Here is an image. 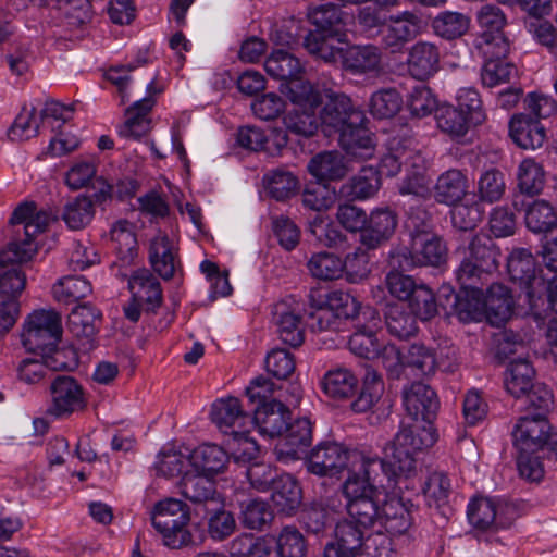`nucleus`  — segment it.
I'll return each instance as SVG.
<instances>
[{
    "instance_id": "obj_1",
    "label": "nucleus",
    "mask_w": 557,
    "mask_h": 557,
    "mask_svg": "<svg viewBox=\"0 0 557 557\" xmlns=\"http://www.w3.org/2000/svg\"><path fill=\"white\" fill-rule=\"evenodd\" d=\"M364 121V113L355 108L344 94L327 95V101L320 111V126L326 136L337 134L338 143L347 154L369 158L374 144Z\"/></svg>"
},
{
    "instance_id": "obj_2",
    "label": "nucleus",
    "mask_w": 557,
    "mask_h": 557,
    "mask_svg": "<svg viewBox=\"0 0 557 557\" xmlns=\"http://www.w3.org/2000/svg\"><path fill=\"white\" fill-rule=\"evenodd\" d=\"M436 441L432 424L421 421L401 422L393 442L385 448L387 461L395 469L396 475L409 476L416 470V455L431 447Z\"/></svg>"
},
{
    "instance_id": "obj_3",
    "label": "nucleus",
    "mask_w": 557,
    "mask_h": 557,
    "mask_svg": "<svg viewBox=\"0 0 557 557\" xmlns=\"http://www.w3.org/2000/svg\"><path fill=\"white\" fill-rule=\"evenodd\" d=\"M272 391V383L265 377H257L246 388V395L251 404H258L253 408V417L249 426L258 429L263 437L274 438L283 435L292 412L281 401L267 400Z\"/></svg>"
},
{
    "instance_id": "obj_4",
    "label": "nucleus",
    "mask_w": 557,
    "mask_h": 557,
    "mask_svg": "<svg viewBox=\"0 0 557 557\" xmlns=\"http://www.w3.org/2000/svg\"><path fill=\"white\" fill-rule=\"evenodd\" d=\"M65 183L73 189L85 188L83 195L69 201L62 213V219L71 230H82L94 218L95 205L104 202L111 193V186L104 176H65Z\"/></svg>"
},
{
    "instance_id": "obj_5",
    "label": "nucleus",
    "mask_w": 557,
    "mask_h": 557,
    "mask_svg": "<svg viewBox=\"0 0 557 557\" xmlns=\"http://www.w3.org/2000/svg\"><path fill=\"white\" fill-rule=\"evenodd\" d=\"M348 476L343 483V493L348 500L376 495L377 485L383 486L382 479L388 481L397 476L395 469L385 459L364 455L362 459L352 460L346 468Z\"/></svg>"
},
{
    "instance_id": "obj_6",
    "label": "nucleus",
    "mask_w": 557,
    "mask_h": 557,
    "mask_svg": "<svg viewBox=\"0 0 557 557\" xmlns=\"http://www.w3.org/2000/svg\"><path fill=\"white\" fill-rule=\"evenodd\" d=\"M189 519L186 504L172 497L158 502L151 512L153 528L162 535L164 545L171 548H180L193 542L186 529Z\"/></svg>"
},
{
    "instance_id": "obj_7",
    "label": "nucleus",
    "mask_w": 557,
    "mask_h": 557,
    "mask_svg": "<svg viewBox=\"0 0 557 557\" xmlns=\"http://www.w3.org/2000/svg\"><path fill=\"white\" fill-rule=\"evenodd\" d=\"M362 459V451L350 449L336 441H322L306 454L305 466L309 473L320 478L341 474L352 460Z\"/></svg>"
},
{
    "instance_id": "obj_8",
    "label": "nucleus",
    "mask_w": 557,
    "mask_h": 557,
    "mask_svg": "<svg viewBox=\"0 0 557 557\" xmlns=\"http://www.w3.org/2000/svg\"><path fill=\"white\" fill-rule=\"evenodd\" d=\"M61 336L60 314L53 310H36L25 322L22 343L32 352L51 351L58 347Z\"/></svg>"
},
{
    "instance_id": "obj_9",
    "label": "nucleus",
    "mask_w": 557,
    "mask_h": 557,
    "mask_svg": "<svg viewBox=\"0 0 557 557\" xmlns=\"http://www.w3.org/2000/svg\"><path fill=\"white\" fill-rule=\"evenodd\" d=\"M507 271L510 281L524 294L528 304L531 305L543 295L546 276L542 274L529 249L515 248L507 258Z\"/></svg>"
},
{
    "instance_id": "obj_10",
    "label": "nucleus",
    "mask_w": 557,
    "mask_h": 557,
    "mask_svg": "<svg viewBox=\"0 0 557 557\" xmlns=\"http://www.w3.org/2000/svg\"><path fill=\"white\" fill-rule=\"evenodd\" d=\"M50 403L47 414L64 419L86 407L85 392L81 383L66 374L55 375L49 386Z\"/></svg>"
},
{
    "instance_id": "obj_11",
    "label": "nucleus",
    "mask_w": 557,
    "mask_h": 557,
    "mask_svg": "<svg viewBox=\"0 0 557 557\" xmlns=\"http://www.w3.org/2000/svg\"><path fill=\"white\" fill-rule=\"evenodd\" d=\"M426 28L423 16L414 11H403L388 17L380 30L381 42L392 53L401 52L405 46Z\"/></svg>"
},
{
    "instance_id": "obj_12",
    "label": "nucleus",
    "mask_w": 557,
    "mask_h": 557,
    "mask_svg": "<svg viewBox=\"0 0 557 557\" xmlns=\"http://www.w3.org/2000/svg\"><path fill=\"white\" fill-rule=\"evenodd\" d=\"M454 360L444 362L437 359L434 351L423 344H413L408 348L407 354L401 355L395 346H385L383 356H388L395 360V366L401 364L412 369L416 375H431L436 369L445 372H453L456 366V354L451 350Z\"/></svg>"
},
{
    "instance_id": "obj_13",
    "label": "nucleus",
    "mask_w": 557,
    "mask_h": 557,
    "mask_svg": "<svg viewBox=\"0 0 557 557\" xmlns=\"http://www.w3.org/2000/svg\"><path fill=\"white\" fill-rule=\"evenodd\" d=\"M272 321L276 325L278 336L284 344L298 347L304 343L300 306L293 296L273 305Z\"/></svg>"
},
{
    "instance_id": "obj_14",
    "label": "nucleus",
    "mask_w": 557,
    "mask_h": 557,
    "mask_svg": "<svg viewBox=\"0 0 557 557\" xmlns=\"http://www.w3.org/2000/svg\"><path fill=\"white\" fill-rule=\"evenodd\" d=\"M312 442V423L307 418H299L287 422L283 435L275 446V454L280 460L289 461L301 458Z\"/></svg>"
},
{
    "instance_id": "obj_15",
    "label": "nucleus",
    "mask_w": 557,
    "mask_h": 557,
    "mask_svg": "<svg viewBox=\"0 0 557 557\" xmlns=\"http://www.w3.org/2000/svg\"><path fill=\"white\" fill-rule=\"evenodd\" d=\"M403 403L407 416L412 421L426 424H432L440 407L435 391L422 382H413L404 389Z\"/></svg>"
},
{
    "instance_id": "obj_16",
    "label": "nucleus",
    "mask_w": 557,
    "mask_h": 557,
    "mask_svg": "<svg viewBox=\"0 0 557 557\" xmlns=\"http://www.w3.org/2000/svg\"><path fill=\"white\" fill-rule=\"evenodd\" d=\"M550 424L543 413L523 416L513 431V445L517 450H543L549 438Z\"/></svg>"
},
{
    "instance_id": "obj_17",
    "label": "nucleus",
    "mask_w": 557,
    "mask_h": 557,
    "mask_svg": "<svg viewBox=\"0 0 557 557\" xmlns=\"http://www.w3.org/2000/svg\"><path fill=\"white\" fill-rule=\"evenodd\" d=\"M416 510L410 499L403 497H391L381 505V513L376 531L385 534H405L413 523L412 513Z\"/></svg>"
},
{
    "instance_id": "obj_18",
    "label": "nucleus",
    "mask_w": 557,
    "mask_h": 557,
    "mask_svg": "<svg viewBox=\"0 0 557 557\" xmlns=\"http://www.w3.org/2000/svg\"><path fill=\"white\" fill-rule=\"evenodd\" d=\"M368 534V530L347 519L338 522L334 540L324 548V557H357Z\"/></svg>"
},
{
    "instance_id": "obj_19",
    "label": "nucleus",
    "mask_w": 557,
    "mask_h": 557,
    "mask_svg": "<svg viewBox=\"0 0 557 557\" xmlns=\"http://www.w3.org/2000/svg\"><path fill=\"white\" fill-rule=\"evenodd\" d=\"M398 216L388 207L374 209L360 234V244L367 249H376L387 242L396 231Z\"/></svg>"
},
{
    "instance_id": "obj_20",
    "label": "nucleus",
    "mask_w": 557,
    "mask_h": 557,
    "mask_svg": "<svg viewBox=\"0 0 557 557\" xmlns=\"http://www.w3.org/2000/svg\"><path fill=\"white\" fill-rule=\"evenodd\" d=\"M202 472H185L177 484L180 494L194 505L222 506L221 495L216 491L215 482Z\"/></svg>"
},
{
    "instance_id": "obj_21",
    "label": "nucleus",
    "mask_w": 557,
    "mask_h": 557,
    "mask_svg": "<svg viewBox=\"0 0 557 557\" xmlns=\"http://www.w3.org/2000/svg\"><path fill=\"white\" fill-rule=\"evenodd\" d=\"M212 422L224 434L234 435L251 423L250 414L246 413L236 397L215 400L211 407Z\"/></svg>"
},
{
    "instance_id": "obj_22",
    "label": "nucleus",
    "mask_w": 557,
    "mask_h": 557,
    "mask_svg": "<svg viewBox=\"0 0 557 557\" xmlns=\"http://www.w3.org/2000/svg\"><path fill=\"white\" fill-rule=\"evenodd\" d=\"M128 289L135 300L146 306L147 312H156L162 304L161 284L148 269H138L132 273Z\"/></svg>"
},
{
    "instance_id": "obj_23",
    "label": "nucleus",
    "mask_w": 557,
    "mask_h": 557,
    "mask_svg": "<svg viewBox=\"0 0 557 557\" xmlns=\"http://www.w3.org/2000/svg\"><path fill=\"white\" fill-rule=\"evenodd\" d=\"M407 67L419 81L433 76L440 69L438 47L430 41H417L408 51Z\"/></svg>"
},
{
    "instance_id": "obj_24",
    "label": "nucleus",
    "mask_w": 557,
    "mask_h": 557,
    "mask_svg": "<svg viewBox=\"0 0 557 557\" xmlns=\"http://www.w3.org/2000/svg\"><path fill=\"white\" fill-rule=\"evenodd\" d=\"M149 262L163 280H171L180 265L177 249L166 234L154 236L149 246Z\"/></svg>"
},
{
    "instance_id": "obj_25",
    "label": "nucleus",
    "mask_w": 557,
    "mask_h": 557,
    "mask_svg": "<svg viewBox=\"0 0 557 557\" xmlns=\"http://www.w3.org/2000/svg\"><path fill=\"white\" fill-rule=\"evenodd\" d=\"M154 106V100L149 96L136 101L125 111L126 120L119 128V135L126 139H140L151 129L149 113Z\"/></svg>"
},
{
    "instance_id": "obj_26",
    "label": "nucleus",
    "mask_w": 557,
    "mask_h": 557,
    "mask_svg": "<svg viewBox=\"0 0 557 557\" xmlns=\"http://www.w3.org/2000/svg\"><path fill=\"white\" fill-rule=\"evenodd\" d=\"M509 134L512 140L523 149L539 148L546 138L545 127L540 121L525 113L511 117Z\"/></svg>"
},
{
    "instance_id": "obj_27",
    "label": "nucleus",
    "mask_w": 557,
    "mask_h": 557,
    "mask_svg": "<svg viewBox=\"0 0 557 557\" xmlns=\"http://www.w3.org/2000/svg\"><path fill=\"white\" fill-rule=\"evenodd\" d=\"M310 22L315 26L313 32L326 36H335L337 42L345 41V26L343 11L334 3H326L311 9L308 13Z\"/></svg>"
},
{
    "instance_id": "obj_28",
    "label": "nucleus",
    "mask_w": 557,
    "mask_h": 557,
    "mask_svg": "<svg viewBox=\"0 0 557 557\" xmlns=\"http://www.w3.org/2000/svg\"><path fill=\"white\" fill-rule=\"evenodd\" d=\"M469 523L481 531H497L509 525L502 519L494 500L487 497L473 498L467 510Z\"/></svg>"
},
{
    "instance_id": "obj_29",
    "label": "nucleus",
    "mask_w": 557,
    "mask_h": 557,
    "mask_svg": "<svg viewBox=\"0 0 557 557\" xmlns=\"http://www.w3.org/2000/svg\"><path fill=\"white\" fill-rule=\"evenodd\" d=\"M483 311L492 324L506 322L513 310V298L507 286L500 283L491 284L483 293Z\"/></svg>"
},
{
    "instance_id": "obj_30",
    "label": "nucleus",
    "mask_w": 557,
    "mask_h": 557,
    "mask_svg": "<svg viewBox=\"0 0 557 557\" xmlns=\"http://www.w3.org/2000/svg\"><path fill=\"white\" fill-rule=\"evenodd\" d=\"M343 66L352 74H369L381 69L382 54L374 45L351 46L343 54Z\"/></svg>"
},
{
    "instance_id": "obj_31",
    "label": "nucleus",
    "mask_w": 557,
    "mask_h": 557,
    "mask_svg": "<svg viewBox=\"0 0 557 557\" xmlns=\"http://www.w3.org/2000/svg\"><path fill=\"white\" fill-rule=\"evenodd\" d=\"M343 176H313L304 188V205L312 210L321 211L329 209L336 198L337 178Z\"/></svg>"
},
{
    "instance_id": "obj_32",
    "label": "nucleus",
    "mask_w": 557,
    "mask_h": 557,
    "mask_svg": "<svg viewBox=\"0 0 557 557\" xmlns=\"http://www.w3.org/2000/svg\"><path fill=\"white\" fill-rule=\"evenodd\" d=\"M362 159L360 156H344L343 153L332 150L322 151L314 157L308 163L309 174H345L346 172H357V164Z\"/></svg>"
},
{
    "instance_id": "obj_33",
    "label": "nucleus",
    "mask_w": 557,
    "mask_h": 557,
    "mask_svg": "<svg viewBox=\"0 0 557 557\" xmlns=\"http://www.w3.org/2000/svg\"><path fill=\"white\" fill-rule=\"evenodd\" d=\"M191 467L207 475L222 472L230 461L228 454L215 444H202L190 451Z\"/></svg>"
},
{
    "instance_id": "obj_34",
    "label": "nucleus",
    "mask_w": 557,
    "mask_h": 557,
    "mask_svg": "<svg viewBox=\"0 0 557 557\" xmlns=\"http://www.w3.org/2000/svg\"><path fill=\"white\" fill-rule=\"evenodd\" d=\"M535 370L529 360L518 358L511 360L505 372V387L516 398L524 396L534 385Z\"/></svg>"
},
{
    "instance_id": "obj_35",
    "label": "nucleus",
    "mask_w": 557,
    "mask_h": 557,
    "mask_svg": "<svg viewBox=\"0 0 557 557\" xmlns=\"http://www.w3.org/2000/svg\"><path fill=\"white\" fill-rule=\"evenodd\" d=\"M384 320L387 332L398 339H409L418 333L417 318L403 305L388 304Z\"/></svg>"
},
{
    "instance_id": "obj_36",
    "label": "nucleus",
    "mask_w": 557,
    "mask_h": 557,
    "mask_svg": "<svg viewBox=\"0 0 557 557\" xmlns=\"http://www.w3.org/2000/svg\"><path fill=\"white\" fill-rule=\"evenodd\" d=\"M270 491L274 505L287 515H290L301 503V490L290 474H278Z\"/></svg>"
},
{
    "instance_id": "obj_37",
    "label": "nucleus",
    "mask_w": 557,
    "mask_h": 557,
    "mask_svg": "<svg viewBox=\"0 0 557 557\" xmlns=\"http://www.w3.org/2000/svg\"><path fill=\"white\" fill-rule=\"evenodd\" d=\"M410 243L419 267H438L446 261L447 249L437 235L416 237Z\"/></svg>"
},
{
    "instance_id": "obj_38",
    "label": "nucleus",
    "mask_w": 557,
    "mask_h": 557,
    "mask_svg": "<svg viewBox=\"0 0 557 557\" xmlns=\"http://www.w3.org/2000/svg\"><path fill=\"white\" fill-rule=\"evenodd\" d=\"M24 238H17L11 242L7 249L0 252V261H18L27 262L37 252L36 244L34 238L42 233L40 226L35 224L32 220H28L23 224Z\"/></svg>"
},
{
    "instance_id": "obj_39",
    "label": "nucleus",
    "mask_w": 557,
    "mask_h": 557,
    "mask_svg": "<svg viewBox=\"0 0 557 557\" xmlns=\"http://www.w3.org/2000/svg\"><path fill=\"white\" fill-rule=\"evenodd\" d=\"M384 393L382 375L372 368H367L363 384L358 397L351 401L350 408L356 413H363L374 407Z\"/></svg>"
},
{
    "instance_id": "obj_40",
    "label": "nucleus",
    "mask_w": 557,
    "mask_h": 557,
    "mask_svg": "<svg viewBox=\"0 0 557 557\" xmlns=\"http://www.w3.org/2000/svg\"><path fill=\"white\" fill-rule=\"evenodd\" d=\"M323 392L335 399H345L354 395L358 379L346 368L329 370L321 382Z\"/></svg>"
},
{
    "instance_id": "obj_41",
    "label": "nucleus",
    "mask_w": 557,
    "mask_h": 557,
    "mask_svg": "<svg viewBox=\"0 0 557 557\" xmlns=\"http://www.w3.org/2000/svg\"><path fill=\"white\" fill-rule=\"evenodd\" d=\"M525 225L534 234H547L557 227V211L545 200H535L525 209Z\"/></svg>"
},
{
    "instance_id": "obj_42",
    "label": "nucleus",
    "mask_w": 557,
    "mask_h": 557,
    "mask_svg": "<svg viewBox=\"0 0 557 557\" xmlns=\"http://www.w3.org/2000/svg\"><path fill=\"white\" fill-rule=\"evenodd\" d=\"M376 495L348 500L346 504L348 519L366 530L377 528L381 513V505L375 499Z\"/></svg>"
},
{
    "instance_id": "obj_43",
    "label": "nucleus",
    "mask_w": 557,
    "mask_h": 557,
    "mask_svg": "<svg viewBox=\"0 0 557 557\" xmlns=\"http://www.w3.org/2000/svg\"><path fill=\"white\" fill-rule=\"evenodd\" d=\"M267 73L282 83L302 74L304 69L298 58L285 50L273 51L264 62Z\"/></svg>"
},
{
    "instance_id": "obj_44",
    "label": "nucleus",
    "mask_w": 557,
    "mask_h": 557,
    "mask_svg": "<svg viewBox=\"0 0 557 557\" xmlns=\"http://www.w3.org/2000/svg\"><path fill=\"white\" fill-rule=\"evenodd\" d=\"M450 492V480L444 472H433L423 487L428 506L434 507L443 516H446L447 512L450 511L448 507Z\"/></svg>"
},
{
    "instance_id": "obj_45",
    "label": "nucleus",
    "mask_w": 557,
    "mask_h": 557,
    "mask_svg": "<svg viewBox=\"0 0 557 557\" xmlns=\"http://www.w3.org/2000/svg\"><path fill=\"white\" fill-rule=\"evenodd\" d=\"M470 25V18L456 11L440 12L431 22L434 34L443 39L453 40L463 36Z\"/></svg>"
},
{
    "instance_id": "obj_46",
    "label": "nucleus",
    "mask_w": 557,
    "mask_h": 557,
    "mask_svg": "<svg viewBox=\"0 0 557 557\" xmlns=\"http://www.w3.org/2000/svg\"><path fill=\"white\" fill-rule=\"evenodd\" d=\"M466 256L478 263L481 271L492 273L498 267L499 250L493 239L485 234H479L472 238Z\"/></svg>"
},
{
    "instance_id": "obj_47",
    "label": "nucleus",
    "mask_w": 557,
    "mask_h": 557,
    "mask_svg": "<svg viewBox=\"0 0 557 557\" xmlns=\"http://www.w3.org/2000/svg\"><path fill=\"white\" fill-rule=\"evenodd\" d=\"M302 74L281 83L280 91L284 94L295 107H319L321 96L309 82L302 79Z\"/></svg>"
},
{
    "instance_id": "obj_48",
    "label": "nucleus",
    "mask_w": 557,
    "mask_h": 557,
    "mask_svg": "<svg viewBox=\"0 0 557 557\" xmlns=\"http://www.w3.org/2000/svg\"><path fill=\"white\" fill-rule=\"evenodd\" d=\"M434 117L437 127L454 137L465 136L468 129L473 126L458 107L448 103L440 104L435 110Z\"/></svg>"
},
{
    "instance_id": "obj_49",
    "label": "nucleus",
    "mask_w": 557,
    "mask_h": 557,
    "mask_svg": "<svg viewBox=\"0 0 557 557\" xmlns=\"http://www.w3.org/2000/svg\"><path fill=\"white\" fill-rule=\"evenodd\" d=\"M191 466V456L188 448L175 449L174 447H163L158 455L154 465L158 474L163 476H176L187 471Z\"/></svg>"
},
{
    "instance_id": "obj_50",
    "label": "nucleus",
    "mask_w": 557,
    "mask_h": 557,
    "mask_svg": "<svg viewBox=\"0 0 557 557\" xmlns=\"http://www.w3.org/2000/svg\"><path fill=\"white\" fill-rule=\"evenodd\" d=\"M18 261H0V297L2 299L18 300L26 285V275L18 265Z\"/></svg>"
},
{
    "instance_id": "obj_51",
    "label": "nucleus",
    "mask_w": 557,
    "mask_h": 557,
    "mask_svg": "<svg viewBox=\"0 0 557 557\" xmlns=\"http://www.w3.org/2000/svg\"><path fill=\"white\" fill-rule=\"evenodd\" d=\"M100 317V312L91 305H78L69 314V329L76 337L91 338L97 333L96 322Z\"/></svg>"
},
{
    "instance_id": "obj_52",
    "label": "nucleus",
    "mask_w": 557,
    "mask_h": 557,
    "mask_svg": "<svg viewBox=\"0 0 557 557\" xmlns=\"http://www.w3.org/2000/svg\"><path fill=\"white\" fill-rule=\"evenodd\" d=\"M310 233L323 246L333 249H346L348 247V237L342 228L334 222L317 216L309 225Z\"/></svg>"
},
{
    "instance_id": "obj_53",
    "label": "nucleus",
    "mask_w": 557,
    "mask_h": 557,
    "mask_svg": "<svg viewBox=\"0 0 557 557\" xmlns=\"http://www.w3.org/2000/svg\"><path fill=\"white\" fill-rule=\"evenodd\" d=\"M484 308L483 289H460L457 306L447 315H456L460 322L479 320Z\"/></svg>"
},
{
    "instance_id": "obj_54",
    "label": "nucleus",
    "mask_w": 557,
    "mask_h": 557,
    "mask_svg": "<svg viewBox=\"0 0 557 557\" xmlns=\"http://www.w3.org/2000/svg\"><path fill=\"white\" fill-rule=\"evenodd\" d=\"M317 108L294 107L284 117L287 131L298 136H313L320 126L315 114Z\"/></svg>"
},
{
    "instance_id": "obj_55",
    "label": "nucleus",
    "mask_w": 557,
    "mask_h": 557,
    "mask_svg": "<svg viewBox=\"0 0 557 557\" xmlns=\"http://www.w3.org/2000/svg\"><path fill=\"white\" fill-rule=\"evenodd\" d=\"M91 284L79 275L65 276L53 286L55 299L64 304H73L91 293Z\"/></svg>"
},
{
    "instance_id": "obj_56",
    "label": "nucleus",
    "mask_w": 557,
    "mask_h": 557,
    "mask_svg": "<svg viewBox=\"0 0 557 557\" xmlns=\"http://www.w3.org/2000/svg\"><path fill=\"white\" fill-rule=\"evenodd\" d=\"M111 239L115 244L119 259L131 263L137 253V239L127 221H119L111 228Z\"/></svg>"
},
{
    "instance_id": "obj_57",
    "label": "nucleus",
    "mask_w": 557,
    "mask_h": 557,
    "mask_svg": "<svg viewBox=\"0 0 557 557\" xmlns=\"http://www.w3.org/2000/svg\"><path fill=\"white\" fill-rule=\"evenodd\" d=\"M273 519V511L267 502L250 499L240 504L239 520L250 530H262Z\"/></svg>"
},
{
    "instance_id": "obj_58",
    "label": "nucleus",
    "mask_w": 557,
    "mask_h": 557,
    "mask_svg": "<svg viewBox=\"0 0 557 557\" xmlns=\"http://www.w3.org/2000/svg\"><path fill=\"white\" fill-rule=\"evenodd\" d=\"M349 350L361 358H377L382 350L375 331L370 326L358 329L348 341Z\"/></svg>"
},
{
    "instance_id": "obj_59",
    "label": "nucleus",
    "mask_w": 557,
    "mask_h": 557,
    "mask_svg": "<svg viewBox=\"0 0 557 557\" xmlns=\"http://www.w3.org/2000/svg\"><path fill=\"white\" fill-rule=\"evenodd\" d=\"M435 199L445 205H455L467 193L466 176H438L433 184Z\"/></svg>"
},
{
    "instance_id": "obj_60",
    "label": "nucleus",
    "mask_w": 557,
    "mask_h": 557,
    "mask_svg": "<svg viewBox=\"0 0 557 557\" xmlns=\"http://www.w3.org/2000/svg\"><path fill=\"white\" fill-rule=\"evenodd\" d=\"M403 99L394 88L375 91L370 99V112L377 119H391L398 113Z\"/></svg>"
},
{
    "instance_id": "obj_61",
    "label": "nucleus",
    "mask_w": 557,
    "mask_h": 557,
    "mask_svg": "<svg viewBox=\"0 0 557 557\" xmlns=\"http://www.w3.org/2000/svg\"><path fill=\"white\" fill-rule=\"evenodd\" d=\"M307 267L313 277L322 281H333L342 276V259L330 252L314 253Z\"/></svg>"
},
{
    "instance_id": "obj_62",
    "label": "nucleus",
    "mask_w": 557,
    "mask_h": 557,
    "mask_svg": "<svg viewBox=\"0 0 557 557\" xmlns=\"http://www.w3.org/2000/svg\"><path fill=\"white\" fill-rule=\"evenodd\" d=\"M381 186L380 176H350L346 183L341 185L339 193L347 198L364 200L373 197Z\"/></svg>"
},
{
    "instance_id": "obj_63",
    "label": "nucleus",
    "mask_w": 557,
    "mask_h": 557,
    "mask_svg": "<svg viewBox=\"0 0 557 557\" xmlns=\"http://www.w3.org/2000/svg\"><path fill=\"white\" fill-rule=\"evenodd\" d=\"M332 40H336L335 36H326L319 32H309L304 38V47L310 54L325 62H335L337 57L343 54V51L341 48L335 47Z\"/></svg>"
},
{
    "instance_id": "obj_64",
    "label": "nucleus",
    "mask_w": 557,
    "mask_h": 557,
    "mask_svg": "<svg viewBox=\"0 0 557 557\" xmlns=\"http://www.w3.org/2000/svg\"><path fill=\"white\" fill-rule=\"evenodd\" d=\"M277 557H306V543L302 534L294 525H286L278 534Z\"/></svg>"
}]
</instances>
